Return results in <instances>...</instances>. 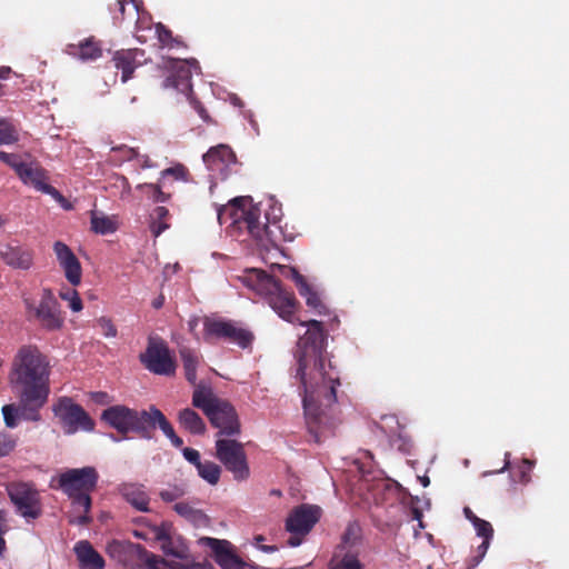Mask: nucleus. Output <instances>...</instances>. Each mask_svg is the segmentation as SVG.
I'll return each instance as SVG.
<instances>
[{
	"mask_svg": "<svg viewBox=\"0 0 569 569\" xmlns=\"http://www.w3.org/2000/svg\"><path fill=\"white\" fill-rule=\"evenodd\" d=\"M199 323V318L193 317L188 321V327L191 332H193Z\"/></svg>",
	"mask_w": 569,
	"mask_h": 569,
	"instance_id": "052dcab7",
	"label": "nucleus"
},
{
	"mask_svg": "<svg viewBox=\"0 0 569 569\" xmlns=\"http://www.w3.org/2000/svg\"><path fill=\"white\" fill-rule=\"evenodd\" d=\"M184 495V490L179 486L161 490L159 496L166 502H172Z\"/></svg>",
	"mask_w": 569,
	"mask_h": 569,
	"instance_id": "49530a36",
	"label": "nucleus"
},
{
	"mask_svg": "<svg viewBox=\"0 0 569 569\" xmlns=\"http://www.w3.org/2000/svg\"><path fill=\"white\" fill-rule=\"evenodd\" d=\"M260 548L264 552H273L278 550L277 546H261Z\"/></svg>",
	"mask_w": 569,
	"mask_h": 569,
	"instance_id": "338daca9",
	"label": "nucleus"
},
{
	"mask_svg": "<svg viewBox=\"0 0 569 569\" xmlns=\"http://www.w3.org/2000/svg\"><path fill=\"white\" fill-rule=\"evenodd\" d=\"M491 540H482L481 545L478 547V557L477 563L485 557Z\"/></svg>",
	"mask_w": 569,
	"mask_h": 569,
	"instance_id": "6e6d98bb",
	"label": "nucleus"
},
{
	"mask_svg": "<svg viewBox=\"0 0 569 569\" xmlns=\"http://www.w3.org/2000/svg\"><path fill=\"white\" fill-rule=\"evenodd\" d=\"M163 300L164 299H163L162 296H160L157 299H154L153 302H152L153 308L160 309L163 306Z\"/></svg>",
	"mask_w": 569,
	"mask_h": 569,
	"instance_id": "680f3d73",
	"label": "nucleus"
},
{
	"mask_svg": "<svg viewBox=\"0 0 569 569\" xmlns=\"http://www.w3.org/2000/svg\"><path fill=\"white\" fill-rule=\"evenodd\" d=\"M236 221L240 229H246L254 239L261 242L264 240L274 242V230L272 228L280 229L276 221L271 224L262 223L260 221V210L257 207L241 210V214Z\"/></svg>",
	"mask_w": 569,
	"mask_h": 569,
	"instance_id": "dca6fc26",
	"label": "nucleus"
},
{
	"mask_svg": "<svg viewBox=\"0 0 569 569\" xmlns=\"http://www.w3.org/2000/svg\"><path fill=\"white\" fill-rule=\"evenodd\" d=\"M91 229L96 233L108 234L116 230V226L108 217H98L93 213L91 217Z\"/></svg>",
	"mask_w": 569,
	"mask_h": 569,
	"instance_id": "58836bf2",
	"label": "nucleus"
},
{
	"mask_svg": "<svg viewBox=\"0 0 569 569\" xmlns=\"http://www.w3.org/2000/svg\"><path fill=\"white\" fill-rule=\"evenodd\" d=\"M533 468V462L529 459H522L520 466V482L528 483L530 481V471Z\"/></svg>",
	"mask_w": 569,
	"mask_h": 569,
	"instance_id": "3c124183",
	"label": "nucleus"
},
{
	"mask_svg": "<svg viewBox=\"0 0 569 569\" xmlns=\"http://www.w3.org/2000/svg\"><path fill=\"white\" fill-rule=\"evenodd\" d=\"M99 473L93 467L68 469L58 477V487L72 500L74 512L82 513L70 520V523L88 525L91 521L90 493L97 488Z\"/></svg>",
	"mask_w": 569,
	"mask_h": 569,
	"instance_id": "7ed1b4c3",
	"label": "nucleus"
},
{
	"mask_svg": "<svg viewBox=\"0 0 569 569\" xmlns=\"http://www.w3.org/2000/svg\"><path fill=\"white\" fill-rule=\"evenodd\" d=\"M146 425L149 436L143 437L144 439H151L153 437V430L157 426H159L169 439L176 433L172 425L168 421L166 416L154 406H151L148 410Z\"/></svg>",
	"mask_w": 569,
	"mask_h": 569,
	"instance_id": "bb28decb",
	"label": "nucleus"
},
{
	"mask_svg": "<svg viewBox=\"0 0 569 569\" xmlns=\"http://www.w3.org/2000/svg\"><path fill=\"white\" fill-rule=\"evenodd\" d=\"M182 455L184 459L192 463L196 468H198V466L202 462L199 451L193 448H183Z\"/></svg>",
	"mask_w": 569,
	"mask_h": 569,
	"instance_id": "8fccbe9b",
	"label": "nucleus"
},
{
	"mask_svg": "<svg viewBox=\"0 0 569 569\" xmlns=\"http://www.w3.org/2000/svg\"><path fill=\"white\" fill-rule=\"evenodd\" d=\"M59 297L64 300V301H68L69 302V308L73 311V312H79L82 310L83 306H82V301H81V298L79 297V293L77 290L74 289H66V290H61L59 292Z\"/></svg>",
	"mask_w": 569,
	"mask_h": 569,
	"instance_id": "ea45409f",
	"label": "nucleus"
},
{
	"mask_svg": "<svg viewBox=\"0 0 569 569\" xmlns=\"http://www.w3.org/2000/svg\"><path fill=\"white\" fill-rule=\"evenodd\" d=\"M21 403H22V406L19 407L20 420L39 421L41 419L39 409L42 406H38V403L36 401H27L22 397H21Z\"/></svg>",
	"mask_w": 569,
	"mask_h": 569,
	"instance_id": "4c0bfd02",
	"label": "nucleus"
},
{
	"mask_svg": "<svg viewBox=\"0 0 569 569\" xmlns=\"http://www.w3.org/2000/svg\"><path fill=\"white\" fill-rule=\"evenodd\" d=\"M19 408L14 405H6L2 407L4 423L8 428H16L20 421Z\"/></svg>",
	"mask_w": 569,
	"mask_h": 569,
	"instance_id": "79ce46f5",
	"label": "nucleus"
},
{
	"mask_svg": "<svg viewBox=\"0 0 569 569\" xmlns=\"http://www.w3.org/2000/svg\"><path fill=\"white\" fill-rule=\"evenodd\" d=\"M172 525L169 522H162L160 526H154L152 528V532L154 536V540L162 543L164 540H168V537L171 535Z\"/></svg>",
	"mask_w": 569,
	"mask_h": 569,
	"instance_id": "de8ad7c7",
	"label": "nucleus"
},
{
	"mask_svg": "<svg viewBox=\"0 0 569 569\" xmlns=\"http://www.w3.org/2000/svg\"><path fill=\"white\" fill-rule=\"evenodd\" d=\"M207 168L218 174L221 180L227 179L238 164L236 153L228 144L211 147L202 157Z\"/></svg>",
	"mask_w": 569,
	"mask_h": 569,
	"instance_id": "2eb2a0df",
	"label": "nucleus"
},
{
	"mask_svg": "<svg viewBox=\"0 0 569 569\" xmlns=\"http://www.w3.org/2000/svg\"><path fill=\"white\" fill-rule=\"evenodd\" d=\"M16 448V440L10 435L0 433V457L9 455Z\"/></svg>",
	"mask_w": 569,
	"mask_h": 569,
	"instance_id": "09e8293b",
	"label": "nucleus"
},
{
	"mask_svg": "<svg viewBox=\"0 0 569 569\" xmlns=\"http://www.w3.org/2000/svg\"><path fill=\"white\" fill-rule=\"evenodd\" d=\"M362 551V530L358 522H349L335 548L331 569H365L359 557Z\"/></svg>",
	"mask_w": 569,
	"mask_h": 569,
	"instance_id": "423d86ee",
	"label": "nucleus"
},
{
	"mask_svg": "<svg viewBox=\"0 0 569 569\" xmlns=\"http://www.w3.org/2000/svg\"><path fill=\"white\" fill-rule=\"evenodd\" d=\"M112 61L118 70H121V81L127 82L132 78L134 70L144 61V51L140 49L118 50Z\"/></svg>",
	"mask_w": 569,
	"mask_h": 569,
	"instance_id": "4be33fe9",
	"label": "nucleus"
},
{
	"mask_svg": "<svg viewBox=\"0 0 569 569\" xmlns=\"http://www.w3.org/2000/svg\"><path fill=\"white\" fill-rule=\"evenodd\" d=\"M196 110L198 111L199 116L203 119V120H207L209 118L208 113H207V110L204 109V107L200 103V102H197L196 106H194Z\"/></svg>",
	"mask_w": 569,
	"mask_h": 569,
	"instance_id": "13d9d810",
	"label": "nucleus"
},
{
	"mask_svg": "<svg viewBox=\"0 0 569 569\" xmlns=\"http://www.w3.org/2000/svg\"><path fill=\"white\" fill-rule=\"evenodd\" d=\"M203 337L207 341L222 339L242 349L249 348L254 340L253 333L239 322L211 317H204L203 319Z\"/></svg>",
	"mask_w": 569,
	"mask_h": 569,
	"instance_id": "0eeeda50",
	"label": "nucleus"
},
{
	"mask_svg": "<svg viewBox=\"0 0 569 569\" xmlns=\"http://www.w3.org/2000/svg\"><path fill=\"white\" fill-rule=\"evenodd\" d=\"M52 411L67 435H73L79 430L92 431L94 429L93 419L70 397L59 398L53 403Z\"/></svg>",
	"mask_w": 569,
	"mask_h": 569,
	"instance_id": "1a4fd4ad",
	"label": "nucleus"
},
{
	"mask_svg": "<svg viewBox=\"0 0 569 569\" xmlns=\"http://www.w3.org/2000/svg\"><path fill=\"white\" fill-rule=\"evenodd\" d=\"M0 161L11 167L16 173L19 176V172L27 166L26 162L21 161V158L17 153H9L6 151H0Z\"/></svg>",
	"mask_w": 569,
	"mask_h": 569,
	"instance_id": "a19ab883",
	"label": "nucleus"
},
{
	"mask_svg": "<svg viewBox=\"0 0 569 569\" xmlns=\"http://www.w3.org/2000/svg\"><path fill=\"white\" fill-rule=\"evenodd\" d=\"M167 68L170 70V74L164 80V87H172L184 94L190 93L192 91V74L200 72L199 62L196 59H171Z\"/></svg>",
	"mask_w": 569,
	"mask_h": 569,
	"instance_id": "4468645a",
	"label": "nucleus"
},
{
	"mask_svg": "<svg viewBox=\"0 0 569 569\" xmlns=\"http://www.w3.org/2000/svg\"><path fill=\"white\" fill-rule=\"evenodd\" d=\"M473 527L477 531V535L481 537L483 540H491L493 537V528L491 523L487 520L479 519L473 523Z\"/></svg>",
	"mask_w": 569,
	"mask_h": 569,
	"instance_id": "a18cd8bd",
	"label": "nucleus"
},
{
	"mask_svg": "<svg viewBox=\"0 0 569 569\" xmlns=\"http://www.w3.org/2000/svg\"><path fill=\"white\" fill-rule=\"evenodd\" d=\"M74 552L79 560L80 567L83 569H103V558L93 549L87 540L76 543Z\"/></svg>",
	"mask_w": 569,
	"mask_h": 569,
	"instance_id": "393cba45",
	"label": "nucleus"
},
{
	"mask_svg": "<svg viewBox=\"0 0 569 569\" xmlns=\"http://www.w3.org/2000/svg\"><path fill=\"white\" fill-rule=\"evenodd\" d=\"M91 398L92 400H94L97 403H101V405H104V403H108L109 402V396L107 392H102V391H99V392H93L91 395Z\"/></svg>",
	"mask_w": 569,
	"mask_h": 569,
	"instance_id": "5fc2aeb1",
	"label": "nucleus"
},
{
	"mask_svg": "<svg viewBox=\"0 0 569 569\" xmlns=\"http://www.w3.org/2000/svg\"><path fill=\"white\" fill-rule=\"evenodd\" d=\"M168 187L159 178L157 183H140L137 189L142 191L150 200L156 203L167 202L171 198V192L166 191Z\"/></svg>",
	"mask_w": 569,
	"mask_h": 569,
	"instance_id": "2f4dec72",
	"label": "nucleus"
},
{
	"mask_svg": "<svg viewBox=\"0 0 569 569\" xmlns=\"http://www.w3.org/2000/svg\"><path fill=\"white\" fill-rule=\"evenodd\" d=\"M11 69L10 68H1L0 69V79H7Z\"/></svg>",
	"mask_w": 569,
	"mask_h": 569,
	"instance_id": "0e129e2a",
	"label": "nucleus"
},
{
	"mask_svg": "<svg viewBox=\"0 0 569 569\" xmlns=\"http://www.w3.org/2000/svg\"><path fill=\"white\" fill-rule=\"evenodd\" d=\"M278 270L284 278L293 280L298 288L299 295L306 298L307 306L315 309L320 315L323 313L326 307L321 302L320 297L311 289L305 277L300 274L297 269L288 266H278Z\"/></svg>",
	"mask_w": 569,
	"mask_h": 569,
	"instance_id": "aec40b11",
	"label": "nucleus"
},
{
	"mask_svg": "<svg viewBox=\"0 0 569 569\" xmlns=\"http://www.w3.org/2000/svg\"><path fill=\"white\" fill-rule=\"evenodd\" d=\"M197 470L199 476L210 485L218 483L221 475V468L217 463L212 461H203L198 466Z\"/></svg>",
	"mask_w": 569,
	"mask_h": 569,
	"instance_id": "f704fd0d",
	"label": "nucleus"
},
{
	"mask_svg": "<svg viewBox=\"0 0 569 569\" xmlns=\"http://www.w3.org/2000/svg\"><path fill=\"white\" fill-rule=\"evenodd\" d=\"M8 526L6 522V517L2 511H0V556H2L3 551L6 550V540L3 538V535L7 532Z\"/></svg>",
	"mask_w": 569,
	"mask_h": 569,
	"instance_id": "864d4df0",
	"label": "nucleus"
},
{
	"mask_svg": "<svg viewBox=\"0 0 569 569\" xmlns=\"http://www.w3.org/2000/svg\"><path fill=\"white\" fill-rule=\"evenodd\" d=\"M110 11L113 13L114 20H123L124 10H126V1L124 0H116L113 4L109 6Z\"/></svg>",
	"mask_w": 569,
	"mask_h": 569,
	"instance_id": "603ef678",
	"label": "nucleus"
},
{
	"mask_svg": "<svg viewBox=\"0 0 569 569\" xmlns=\"http://www.w3.org/2000/svg\"><path fill=\"white\" fill-rule=\"evenodd\" d=\"M23 305L28 321L37 323L47 331H58L63 327L64 317L51 289L44 288L39 301L24 297Z\"/></svg>",
	"mask_w": 569,
	"mask_h": 569,
	"instance_id": "39448f33",
	"label": "nucleus"
},
{
	"mask_svg": "<svg viewBox=\"0 0 569 569\" xmlns=\"http://www.w3.org/2000/svg\"><path fill=\"white\" fill-rule=\"evenodd\" d=\"M20 180L24 184L32 186L37 191L50 194L60 203H64V197L54 187L48 183L49 177L46 169L38 163H27V166L19 172Z\"/></svg>",
	"mask_w": 569,
	"mask_h": 569,
	"instance_id": "f3484780",
	"label": "nucleus"
},
{
	"mask_svg": "<svg viewBox=\"0 0 569 569\" xmlns=\"http://www.w3.org/2000/svg\"><path fill=\"white\" fill-rule=\"evenodd\" d=\"M12 381L20 397L43 406L49 396V362L36 346H22L13 362Z\"/></svg>",
	"mask_w": 569,
	"mask_h": 569,
	"instance_id": "f03ea898",
	"label": "nucleus"
},
{
	"mask_svg": "<svg viewBox=\"0 0 569 569\" xmlns=\"http://www.w3.org/2000/svg\"><path fill=\"white\" fill-rule=\"evenodd\" d=\"M19 140L16 127L6 119H0V146L12 144Z\"/></svg>",
	"mask_w": 569,
	"mask_h": 569,
	"instance_id": "e433bc0d",
	"label": "nucleus"
},
{
	"mask_svg": "<svg viewBox=\"0 0 569 569\" xmlns=\"http://www.w3.org/2000/svg\"><path fill=\"white\" fill-rule=\"evenodd\" d=\"M320 516L321 509L318 506L303 503L293 508L286 520V530L290 533L287 545L289 547L300 546L319 521Z\"/></svg>",
	"mask_w": 569,
	"mask_h": 569,
	"instance_id": "9b49d317",
	"label": "nucleus"
},
{
	"mask_svg": "<svg viewBox=\"0 0 569 569\" xmlns=\"http://www.w3.org/2000/svg\"><path fill=\"white\" fill-rule=\"evenodd\" d=\"M67 52L83 61L96 60L102 56V48L93 37H89L79 44H68Z\"/></svg>",
	"mask_w": 569,
	"mask_h": 569,
	"instance_id": "a878e982",
	"label": "nucleus"
},
{
	"mask_svg": "<svg viewBox=\"0 0 569 569\" xmlns=\"http://www.w3.org/2000/svg\"><path fill=\"white\" fill-rule=\"evenodd\" d=\"M463 513H465L466 518H467L469 521H471V523H472V525H473L475 522H477V520H479V519H480L479 517H477V516L472 512V510H471L469 507H466V508L463 509Z\"/></svg>",
	"mask_w": 569,
	"mask_h": 569,
	"instance_id": "4d7b16f0",
	"label": "nucleus"
},
{
	"mask_svg": "<svg viewBox=\"0 0 569 569\" xmlns=\"http://www.w3.org/2000/svg\"><path fill=\"white\" fill-rule=\"evenodd\" d=\"M8 495L18 513L22 517L37 519L41 516L40 495L32 483L13 482L8 486Z\"/></svg>",
	"mask_w": 569,
	"mask_h": 569,
	"instance_id": "ddd939ff",
	"label": "nucleus"
},
{
	"mask_svg": "<svg viewBox=\"0 0 569 569\" xmlns=\"http://www.w3.org/2000/svg\"><path fill=\"white\" fill-rule=\"evenodd\" d=\"M216 457L230 471L237 481L247 480L250 469L243 445L233 439L218 438Z\"/></svg>",
	"mask_w": 569,
	"mask_h": 569,
	"instance_id": "9d476101",
	"label": "nucleus"
},
{
	"mask_svg": "<svg viewBox=\"0 0 569 569\" xmlns=\"http://www.w3.org/2000/svg\"><path fill=\"white\" fill-rule=\"evenodd\" d=\"M206 545L212 550L214 561L222 569H242L243 560L237 556L232 549V545L228 540L216 538H206Z\"/></svg>",
	"mask_w": 569,
	"mask_h": 569,
	"instance_id": "6ab92c4d",
	"label": "nucleus"
},
{
	"mask_svg": "<svg viewBox=\"0 0 569 569\" xmlns=\"http://www.w3.org/2000/svg\"><path fill=\"white\" fill-rule=\"evenodd\" d=\"M189 176L188 169L183 164H177L161 171L160 179L168 187L169 181H187Z\"/></svg>",
	"mask_w": 569,
	"mask_h": 569,
	"instance_id": "c9c22d12",
	"label": "nucleus"
},
{
	"mask_svg": "<svg viewBox=\"0 0 569 569\" xmlns=\"http://www.w3.org/2000/svg\"><path fill=\"white\" fill-rule=\"evenodd\" d=\"M420 482L423 487H428L430 483V479L427 476L420 478Z\"/></svg>",
	"mask_w": 569,
	"mask_h": 569,
	"instance_id": "774afa93",
	"label": "nucleus"
},
{
	"mask_svg": "<svg viewBox=\"0 0 569 569\" xmlns=\"http://www.w3.org/2000/svg\"><path fill=\"white\" fill-rule=\"evenodd\" d=\"M180 357H181L183 369H184V377L196 388L198 386L196 383V381H197V367L199 365V357L193 350H191L189 348L180 349Z\"/></svg>",
	"mask_w": 569,
	"mask_h": 569,
	"instance_id": "7c9ffc66",
	"label": "nucleus"
},
{
	"mask_svg": "<svg viewBox=\"0 0 569 569\" xmlns=\"http://www.w3.org/2000/svg\"><path fill=\"white\" fill-rule=\"evenodd\" d=\"M379 428L389 438L391 446L397 447L403 453H410L412 441L406 435H402V427L395 416H383Z\"/></svg>",
	"mask_w": 569,
	"mask_h": 569,
	"instance_id": "5701e85b",
	"label": "nucleus"
},
{
	"mask_svg": "<svg viewBox=\"0 0 569 569\" xmlns=\"http://www.w3.org/2000/svg\"><path fill=\"white\" fill-rule=\"evenodd\" d=\"M139 359L144 368L154 375L172 376L176 372V362L167 343L161 339L150 338L146 351Z\"/></svg>",
	"mask_w": 569,
	"mask_h": 569,
	"instance_id": "f8f14e48",
	"label": "nucleus"
},
{
	"mask_svg": "<svg viewBox=\"0 0 569 569\" xmlns=\"http://www.w3.org/2000/svg\"><path fill=\"white\" fill-rule=\"evenodd\" d=\"M170 441L176 448H180L183 445V440L177 433L171 436Z\"/></svg>",
	"mask_w": 569,
	"mask_h": 569,
	"instance_id": "bf43d9fd",
	"label": "nucleus"
},
{
	"mask_svg": "<svg viewBox=\"0 0 569 569\" xmlns=\"http://www.w3.org/2000/svg\"><path fill=\"white\" fill-rule=\"evenodd\" d=\"M193 407L201 409L212 427L217 428V437H232L241 432V425L236 408L227 400L218 398L212 389L199 383L192 393Z\"/></svg>",
	"mask_w": 569,
	"mask_h": 569,
	"instance_id": "20e7f679",
	"label": "nucleus"
},
{
	"mask_svg": "<svg viewBox=\"0 0 569 569\" xmlns=\"http://www.w3.org/2000/svg\"><path fill=\"white\" fill-rule=\"evenodd\" d=\"M253 288L268 298L270 307L283 320L308 327L297 343L296 378H299L303 390L302 405L306 425L315 442L332 435L336 420L328 409L337 401V387L340 386L338 371L329 363L326 370L323 351L326 332L318 320L300 321L296 316L298 302L295 295L287 291L281 282L264 271L254 270Z\"/></svg>",
	"mask_w": 569,
	"mask_h": 569,
	"instance_id": "f257e3e1",
	"label": "nucleus"
},
{
	"mask_svg": "<svg viewBox=\"0 0 569 569\" xmlns=\"http://www.w3.org/2000/svg\"><path fill=\"white\" fill-rule=\"evenodd\" d=\"M139 32H140V27H139V24H137L136 38L140 42H146L147 41L146 37L143 34H140Z\"/></svg>",
	"mask_w": 569,
	"mask_h": 569,
	"instance_id": "69168bd1",
	"label": "nucleus"
},
{
	"mask_svg": "<svg viewBox=\"0 0 569 569\" xmlns=\"http://www.w3.org/2000/svg\"><path fill=\"white\" fill-rule=\"evenodd\" d=\"M53 251L57 256L59 266L64 272L66 279L73 287L81 282L82 268L79 259L72 252V250L62 241H56L53 244Z\"/></svg>",
	"mask_w": 569,
	"mask_h": 569,
	"instance_id": "a211bd4d",
	"label": "nucleus"
},
{
	"mask_svg": "<svg viewBox=\"0 0 569 569\" xmlns=\"http://www.w3.org/2000/svg\"><path fill=\"white\" fill-rule=\"evenodd\" d=\"M170 218L169 210L166 207H157L153 209L150 214V231L154 237H159L163 231L169 229L170 223L168 222Z\"/></svg>",
	"mask_w": 569,
	"mask_h": 569,
	"instance_id": "473e14b6",
	"label": "nucleus"
},
{
	"mask_svg": "<svg viewBox=\"0 0 569 569\" xmlns=\"http://www.w3.org/2000/svg\"><path fill=\"white\" fill-rule=\"evenodd\" d=\"M1 258L11 268L28 270L33 263V251L21 246H9L1 252Z\"/></svg>",
	"mask_w": 569,
	"mask_h": 569,
	"instance_id": "b1692460",
	"label": "nucleus"
},
{
	"mask_svg": "<svg viewBox=\"0 0 569 569\" xmlns=\"http://www.w3.org/2000/svg\"><path fill=\"white\" fill-rule=\"evenodd\" d=\"M97 326L100 328L101 333L106 338H114L118 335L117 327L112 322L111 318L100 317L96 320Z\"/></svg>",
	"mask_w": 569,
	"mask_h": 569,
	"instance_id": "37998d69",
	"label": "nucleus"
},
{
	"mask_svg": "<svg viewBox=\"0 0 569 569\" xmlns=\"http://www.w3.org/2000/svg\"><path fill=\"white\" fill-rule=\"evenodd\" d=\"M173 510L179 516H181L186 520L190 521L194 526H201L208 521L207 516L201 510L193 508L188 502H177L173 506Z\"/></svg>",
	"mask_w": 569,
	"mask_h": 569,
	"instance_id": "72a5a7b5",
	"label": "nucleus"
},
{
	"mask_svg": "<svg viewBox=\"0 0 569 569\" xmlns=\"http://www.w3.org/2000/svg\"><path fill=\"white\" fill-rule=\"evenodd\" d=\"M160 548L167 556H172L181 560L188 559L189 557V548L180 536L173 537L170 535L168 540H164L160 545Z\"/></svg>",
	"mask_w": 569,
	"mask_h": 569,
	"instance_id": "c756f323",
	"label": "nucleus"
},
{
	"mask_svg": "<svg viewBox=\"0 0 569 569\" xmlns=\"http://www.w3.org/2000/svg\"><path fill=\"white\" fill-rule=\"evenodd\" d=\"M178 422L182 429L191 435H203L206 432V423L203 419L190 408L179 411Z\"/></svg>",
	"mask_w": 569,
	"mask_h": 569,
	"instance_id": "cd10ccee",
	"label": "nucleus"
},
{
	"mask_svg": "<svg viewBox=\"0 0 569 569\" xmlns=\"http://www.w3.org/2000/svg\"><path fill=\"white\" fill-rule=\"evenodd\" d=\"M127 553L141 561L148 569H186V567L176 561H168L149 550L140 543H129Z\"/></svg>",
	"mask_w": 569,
	"mask_h": 569,
	"instance_id": "412c9836",
	"label": "nucleus"
},
{
	"mask_svg": "<svg viewBox=\"0 0 569 569\" xmlns=\"http://www.w3.org/2000/svg\"><path fill=\"white\" fill-rule=\"evenodd\" d=\"M124 499L137 510L147 512L149 511V497L141 486H124L123 488Z\"/></svg>",
	"mask_w": 569,
	"mask_h": 569,
	"instance_id": "c85d7f7f",
	"label": "nucleus"
},
{
	"mask_svg": "<svg viewBox=\"0 0 569 569\" xmlns=\"http://www.w3.org/2000/svg\"><path fill=\"white\" fill-rule=\"evenodd\" d=\"M190 569H213L211 565L193 563Z\"/></svg>",
	"mask_w": 569,
	"mask_h": 569,
	"instance_id": "e2e57ef3",
	"label": "nucleus"
},
{
	"mask_svg": "<svg viewBox=\"0 0 569 569\" xmlns=\"http://www.w3.org/2000/svg\"><path fill=\"white\" fill-rule=\"evenodd\" d=\"M147 415L148 410L138 411L122 405H116L102 411L101 420L122 435L133 431L143 438L149 436L146 425Z\"/></svg>",
	"mask_w": 569,
	"mask_h": 569,
	"instance_id": "6e6552de",
	"label": "nucleus"
},
{
	"mask_svg": "<svg viewBox=\"0 0 569 569\" xmlns=\"http://www.w3.org/2000/svg\"><path fill=\"white\" fill-rule=\"evenodd\" d=\"M156 33L162 47L174 48L172 32L164 24L157 23Z\"/></svg>",
	"mask_w": 569,
	"mask_h": 569,
	"instance_id": "c03bdc74",
	"label": "nucleus"
}]
</instances>
